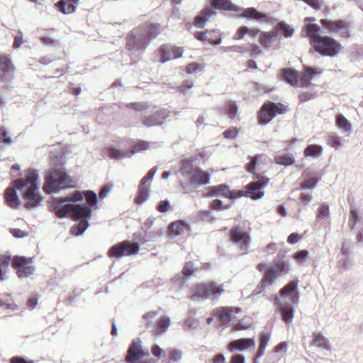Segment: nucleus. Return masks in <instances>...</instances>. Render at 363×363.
Masks as SVG:
<instances>
[{"label": "nucleus", "instance_id": "obj_28", "mask_svg": "<svg viewBox=\"0 0 363 363\" xmlns=\"http://www.w3.org/2000/svg\"><path fill=\"white\" fill-rule=\"evenodd\" d=\"M312 336L311 345L327 351L330 350V342L323 334L317 332L313 333Z\"/></svg>", "mask_w": 363, "mask_h": 363}, {"label": "nucleus", "instance_id": "obj_16", "mask_svg": "<svg viewBox=\"0 0 363 363\" xmlns=\"http://www.w3.org/2000/svg\"><path fill=\"white\" fill-rule=\"evenodd\" d=\"M239 307H219L214 311V315L223 324L228 325L237 318L236 315L241 312Z\"/></svg>", "mask_w": 363, "mask_h": 363}, {"label": "nucleus", "instance_id": "obj_31", "mask_svg": "<svg viewBox=\"0 0 363 363\" xmlns=\"http://www.w3.org/2000/svg\"><path fill=\"white\" fill-rule=\"evenodd\" d=\"M304 30L306 32V35L310 38L311 45L323 36L319 35V26L317 24H306L303 28V30Z\"/></svg>", "mask_w": 363, "mask_h": 363}, {"label": "nucleus", "instance_id": "obj_25", "mask_svg": "<svg viewBox=\"0 0 363 363\" xmlns=\"http://www.w3.org/2000/svg\"><path fill=\"white\" fill-rule=\"evenodd\" d=\"M214 15H216V11L212 8H205L201 14L196 18L195 26L199 28H203L206 22Z\"/></svg>", "mask_w": 363, "mask_h": 363}, {"label": "nucleus", "instance_id": "obj_38", "mask_svg": "<svg viewBox=\"0 0 363 363\" xmlns=\"http://www.w3.org/2000/svg\"><path fill=\"white\" fill-rule=\"evenodd\" d=\"M171 320L167 316H162L157 322L155 328V331L157 334L164 333L170 326Z\"/></svg>", "mask_w": 363, "mask_h": 363}, {"label": "nucleus", "instance_id": "obj_19", "mask_svg": "<svg viewBox=\"0 0 363 363\" xmlns=\"http://www.w3.org/2000/svg\"><path fill=\"white\" fill-rule=\"evenodd\" d=\"M289 271V264L281 259H277L274 261V264L268 269L264 276L269 275V283L272 284L282 273Z\"/></svg>", "mask_w": 363, "mask_h": 363}, {"label": "nucleus", "instance_id": "obj_7", "mask_svg": "<svg viewBox=\"0 0 363 363\" xmlns=\"http://www.w3.org/2000/svg\"><path fill=\"white\" fill-rule=\"evenodd\" d=\"M259 156H255L251 159L250 162L247 166L249 172L254 174L255 182L250 183L247 186L245 195L255 200L259 199L264 196L263 189L268 184L269 179L259 174H256L255 169L258 160Z\"/></svg>", "mask_w": 363, "mask_h": 363}, {"label": "nucleus", "instance_id": "obj_27", "mask_svg": "<svg viewBox=\"0 0 363 363\" xmlns=\"http://www.w3.org/2000/svg\"><path fill=\"white\" fill-rule=\"evenodd\" d=\"M255 345V340L251 338H242L234 340L229 343L230 350H243Z\"/></svg>", "mask_w": 363, "mask_h": 363}, {"label": "nucleus", "instance_id": "obj_35", "mask_svg": "<svg viewBox=\"0 0 363 363\" xmlns=\"http://www.w3.org/2000/svg\"><path fill=\"white\" fill-rule=\"evenodd\" d=\"M274 160L277 164L284 166H290L295 162L294 157L290 154H279L277 152L276 153Z\"/></svg>", "mask_w": 363, "mask_h": 363}, {"label": "nucleus", "instance_id": "obj_56", "mask_svg": "<svg viewBox=\"0 0 363 363\" xmlns=\"http://www.w3.org/2000/svg\"><path fill=\"white\" fill-rule=\"evenodd\" d=\"M23 32L21 30H18L14 37L13 45L14 48H19L21 46V45L23 43Z\"/></svg>", "mask_w": 363, "mask_h": 363}, {"label": "nucleus", "instance_id": "obj_21", "mask_svg": "<svg viewBox=\"0 0 363 363\" xmlns=\"http://www.w3.org/2000/svg\"><path fill=\"white\" fill-rule=\"evenodd\" d=\"M170 115V111L166 108H162L154 114L145 118L144 124L147 127L159 125L163 123L164 121Z\"/></svg>", "mask_w": 363, "mask_h": 363}, {"label": "nucleus", "instance_id": "obj_36", "mask_svg": "<svg viewBox=\"0 0 363 363\" xmlns=\"http://www.w3.org/2000/svg\"><path fill=\"white\" fill-rule=\"evenodd\" d=\"M323 152V148L318 145H309L304 150L305 157H311L313 158L319 157Z\"/></svg>", "mask_w": 363, "mask_h": 363}, {"label": "nucleus", "instance_id": "obj_40", "mask_svg": "<svg viewBox=\"0 0 363 363\" xmlns=\"http://www.w3.org/2000/svg\"><path fill=\"white\" fill-rule=\"evenodd\" d=\"M354 265V262L350 258V257H342L339 259L337 266L340 270L347 271L351 269Z\"/></svg>", "mask_w": 363, "mask_h": 363}, {"label": "nucleus", "instance_id": "obj_5", "mask_svg": "<svg viewBox=\"0 0 363 363\" xmlns=\"http://www.w3.org/2000/svg\"><path fill=\"white\" fill-rule=\"evenodd\" d=\"M212 7L219 10L240 13L243 18L256 20L260 22H267L269 17L266 13L259 12L253 7L243 9L233 4L230 0H213L211 3Z\"/></svg>", "mask_w": 363, "mask_h": 363}, {"label": "nucleus", "instance_id": "obj_8", "mask_svg": "<svg viewBox=\"0 0 363 363\" xmlns=\"http://www.w3.org/2000/svg\"><path fill=\"white\" fill-rule=\"evenodd\" d=\"M225 291L224 287L216 281H208L196 285L194 289L191 299L218 300Z\"/></svg>", "mask_w": 363, "mask_h": 363}, {"label": "nucleus", "instance_id": "obj_39", "mask_svg": "<svg viewBox=\"0 0 363 363\" xmlns=\"http://www.w3.org/2000/svg\"><path fill=\"white\" fill-rule=\"evenodd\" d=\"M238 109L237 104L235 101H229L226 103V105L223 108V113L230 118L233 119L237 116Z\"/></svg>", "mask_w": 363, "mask_h": 363}, {"label": "nucleus", "instance_id": "obj_9", "mask_svg": "<svg viewBox=\"0 0 363 363\" xmlns=\"http://www.w3.org/2000/svg\"><path fill=\"white\" fill-rule=\"evenodd\" d=\"M158 146L157 143L155 142H138L129 152L124 149H117L111 147L107 150V154L109 157L115 160H121L126 157H130L135 153L140 152L146 150L156 148Z\"/></svg>", "mask_w": 363, "mask_h": 363}, {"label": "nucleus", "instance_id": "obj_44", "mask_svg": "<svg viewBox=\"0 0 363 363\" xmlns=\"http://www.w3.org/2000/svg\"><path fill=\"white\" fill-rule=\"evenodd\" d=\"M10 257L0 255V280H4V269L7 267L10 263Z\"/></svg>", "mask_w": 363, "mask_h": 363}, {"label": "nucleus", "instance_id": "obj_58", "mask_svg": "<svg viewBox=\"0 0 363 363\" xmlns=\"http://www.w3.org/2000/svg\"><path fill=\"white\" fill-rule=\"evenodd\" d=\"M194 272V267L192 262H187L182 270V274L186 277L192 275Z\"/></svg>", "mask_w": 363, "mask_h": 363}, {"label": "nucleus", "instance_id": "obj_64", "mask_svg": "<svg viewBox=\"0 0 363 363\" xmlns=\"http://www.w3.org/2000/svg\"><path fill=\"white\" fill-rule=\"evenodd\" d=\"M1 135L4 138L3 143L6 145H10L13 143V139L8 135V133L6 130H3Z\"/></svg>", "mask_w": 363, "mask_h": 363}, {"label": "nucleus", "instance_id": "obj_60", "mask_svg": "<svg viewBox=\"0 0 363 363\" xmlns=\"http://www.w3.org/2000/svg\"><path fill=\"white\" fill-rule=\"evenodd\" d=\"M308 257V252L307 250L298 251L294 255V258L301 263L304 262Z\"/></svg>", "mask_w": 363, "mask_h": 363}, {"label": "nucleus", "instance_id": "obj_14", "mask_svg": "<svg viewBox=\"0 0 363 363\" xmlns=\"http://www.w3.org/2000/svg\"><path fill=\"white\" fill-rule=\"evenodd\" d=\"M285 111L283 105L268 102L264 104L259 114V122L261 125H267L278 113H282Z\"/></svg>", "mask_w": 363, "mask_h": 363}, {"label": "nucleus", "instance_id": "obj_11", "mask_svg": "<svg viewBox=\"0 0 363 363\" xmlns=\"http://www.w3.org/2000/svg\"><path fill=\"white\" fill-rule=\"evenodd\" d=\"M13 266L19 278H27L34 274L35 267L33 257L16 256L13 258Z\"/></svg>", "mask_w": 363, "mask_h": 363}, {"label": "nucleus", "instance_id": "obj_48", "mask_svg": "<svg viewBox=\"0 0 363 363\" xmlns=\"http://www.w3.org/2000/svg\"><path fill=\"white\" fill-rule=\"evenodd\" d=\"M157 172V168L154 167L152 168L147 174L141 179L140 183L141 184L144 185H150L152 179H153L155 173Z\"/></svg>", "mask_w": 363, "mask_h": 363}, {"label": "nucleus", "instance_id": "obj_63", "mask_svg": "<svg viewBox=\"0 0 363 363\" xmlns=\"http://www.w3.org/2000/svg\"><path fill=\"white\" fill-rule=\"evenodd\" d=\"M40 40L42 42V43L47 46H54L55 45V43L57 42L56 40L45 36L41 37Z\"/></svg>", "mask_w": 363, "mask_h": 363}, {"label": "nucleus", "instance_id": "obj_29", "mask_svg": "<svg viewBox=\"0 0 363 363\" xmlns=\"http://www.w3.org/2000/svg\"><path fill=\"white\" fill-rule=\"evenodd\" d=\"M274 30H276L277 34L278 35L279 39L281 36L285 38H290L294 35V29L286 23L282 21L278 23L274 27Z\"/></svg>", "mask_w": 363, "mask_h": 363}, {"label": "nucleus", "instance_id": "obj_24", "mask_svg": "<svg viewBox=\"0 0 363 363\" xmlns=\"http://www.w3.org/2000/svg\"><path fill=\"white\" fill-rule=\"evenodd\" d=\"M282 79L292 86H300L298 73L291 68H286L281 70Z\"/></svg>", "mask_w": 363, "mask_h": 363}, {"label": "nucleus", "instance_id": "obj_45", "mask_svg": "<svg viewBox=\"0 0 363 363\" xmlns=\"http://www.w3.org/2000/svg\"><path fill=\"white\" fill-rule=\"evenodd\" d=\"M330 145L335 148L338 149L343 146V143L342 141V138L338 136L337 134H333L329 140Z\"/></svg>", "mask_w": 363, "mask_h": 363}, {"label": "nucleus", "instance_id": "obj_50", "mask_svg": "<svg viewBox=\"0 0 363 363\" xmlns=\"http://www.w3.org/2000/svg\"><path fill=\"white\" fill-rule=\"evenodd\" d=\"M251 32L250 29L247 26H242L238 29L237 32L233 35V39L240 40L244 38L246 34H250Z\"/></svg>", "mask_w": 363, "mask_h": 363}, {"label": "nucleus", "instance_id": "obj_23", "mask_svg": "<svg viewBox=\"0 0 363 363\" xmlns=\"http://www.w3.org/2000/svg\"><path fill=\"white\" fill-rule=\"evenodd\" d=\"M79 0H60L55 4V6L62 13L70 14L75 12Z\"/></svg>", "mask_w": 363, "mask_h": 363}, {"label": "nucleus", "instance_id": "obj_12", "mask_svg": "<svg viewBox=\"0 0 363 363\" xmlns=\"http://www.w3.org/2000/svg\"><path fill=\"white\" fill-rule=\"evenodd\" d=\"M139 250L138 243L126 240L113 245L108 250V255L111 257L121 258L123 256L136 255Z\"/></svg>", "mask_w": 363, "mask_h": 363}, {"label": "nucleus", "instance_id": "obj_13", "mask_svg": "<svg viewBox=\"0 0 363 363\" xmlns=\"http://www.w3.org/2000/svg\"><path fill=\"white\" fill-rule=\"evenodd\" d=\"M230 235L231 241L239 247L240 253L246 255L251 242L249 233L241 227H235L230 230Z\"/></svg>", "mask_w": 363, "mask_h": 363}, {"label": "nucleus", "instance_id": "obj_49", "mask_svg": "<svg viewBox=\"0 0 363 363\" xmlns=\"http://www.w3.org/2000/svg\"><path fill=\"white\" fill-rule=\"evenodd\" d=\"M203 69V66L200 64H198L196 62H192L189 64L186 67V72L187 74H191L194 73H196L198 72L201 71Z\"/></svg>", "mask_w": 363, "mask_h": 363}, {"label": "nucleus", "instance_id": "obj_47", "mask_svg": "<svg viewBox=\"0 0 363 363\" xmlns=\"http://www.w3.org/2000/svg\"><path fill=\"white\" fill-rule=\"evenodd\" d=\"M359 219H360V216L358 214L357 210L356 208L351 209L350 220H349V225L352 229L359 222Z\"/></svg>", "mask_w": 363, "mask_h": 363}, {"label": "nucleus", "instance_id": "obj_33", "mask_svg": "<svg viewBox=\"0 0 363 363\" xmlns=\"http://www.w3.org/2000/svg\"><path fill=\"white\" fill-rule=\"evenodd\" d=\"M188 228L189 226L185 222L182 220H179L172 223L169 226V235L172 236H178L182 234L185 230H188Z\"/></svg>", "mask_w": 363, "mask_h": 363}, {"label": "nucleus", "instance_id": "obj_62", "mask_svg": "<svg viewBox=\"0 0 363 363\" xmlns=\"http://www.w3.org/2000/svg\"><path fill=\"white\" fill-rule=\"evenodd\" d=\"M170 208L169 202L168 201H161L157 205V210L161 213H165L169 211Z\"/></svg>", "mask_w": 363, "mask_h": 363}, {"label": "nucleus", "instance_id": "obj_43", "mask_svg": "<svg viewBox=\"0 0 363 363\" xmlns=\"http://www.w3.org/2000/svg\"><path fill=\"white\" fill-rule=\"evenodd\" d=\"M330 214L329 206L325 203H322L318 210L317 217L318 219H326Z\"/></svg>", "mask_w": 363, "mask_h": 363}, {"label": "nucleus", "instance_id": "obj_15", "mask_svg": "<svg viewBox=\"0 0 363 363\" xmlns=\"http://www.w3.org/2000/svg\"><path fill=\"white\" fill-rule=\"evenodd\" d=\"M148 356L142 345V341L140 339L134 340L130 345L127 355L126 362L128 363H136L138 360Z\"/></svg>", "mask_w": 363, "mask_h": 363}, {"label": "nucleus", "instance_id": "obj_34", "mask_svg": "<svg viewBox=\"0 0 363 363\" xmlns=\"http://www.w3.org/2000/svg\"><path fill=\"white\" fill-rule=\"evenodd\" d=\"M279 39V38L277 34L276 30H274V28H273L269 32L262 33L260 43L263 46L266 48H270L272 45L273 43Z\"/></svg>", "mask_w": 363, "mask_h": 363}, {"label": "nucleus", "instance_id": "obj_10", "mask_svg": "<svg viewBox=\"0 0 363 363\" xmlns=\"http://www.w3.org/2000/svg\"><path fill=\"white\" fill-rule=\"evenodd\" d=\"M311 45L315 51L328 57L336 56L342 49V45L329 36H322Z\"/></svg>", "mask_w": 363, "mask_h": 363}, {"label": "nucleus", "instance_id": "obj_42", "mask_svg": "<svg viewBox=\"0 0 363 363\" xmlns=\"http://www.w3.org/2000/svg\"><path fill=\"white\" fill-rule=\"evenodd\" d=\"M169 363H174L179 362L182 359L183 357V352L177 349H172L169 352Z\"/></svg>", "mask_w": 363, "mask_h": 363}, {"label": "nucleus", "instance_id": "obj_32", "mask_svg": "<svg viewBox=\"0 0 363 363\" xmlns=\"http://www.w3.org/2000/svg\"><path fill=\"white\" fill-rule=\"evenodd\" d=\"M150 196V185H143L140 184L138 195L135 199V202L137 204H143L145 203Z\"/></svg>", "mask_w": 363, "mask_h": 363}, {"label": "nucleus", "instance_id": "obj_26", "mask_svg": "<svg viewBox=\"0 0 363 363\" xmlns=\"http://www.w3.org/2000/svg\"><path fill=\"white\" fill-rule=\"evenodd\" d=\"M191 182L194 185L207 184L210 182V174L200 169L194 171L191 178Z\"/></svg>", "mask_w": 363, "mask_h": 363}, {"label": "nucleus", "instance_id": "obj_55", "mask_svg": "<svg viewBox=\"0 0 363 363\" xmlns=\"http://www.w3.org/2000/svg\"><path fill=\"white\" fill-rule=\"evenodd\" d=\"M248 50V48L246 45H234L230 46L225 48V51L228 52H245Z\"/></svg>", "mask_w": 363, "mask_h": 363}, {"label": "nucleus", "instance_id": "obj_20", "mask_svg": "<svg viewBox=\"0 0 363 363\" xmlns=\"http://www.w3.org/2000/svg\"><path fill=\"white\" fill-rule=\"evenodd\" d=\"M160 50V62L162 63H165L172 59L179 58L182 57L184 52L183 48L173 45H163L161 47Z\"/></svg>", "mask_w": 363, "mask_h": 363}, {"label": "nucleus", "instance_id": "obj_59", "mask_svg": "<svg viewBox=\"0 0 363 363\" xmlns=\"http://www.w3.org/2000/svg\"><path fill=\"white\" fill-rule=\"evenodd\" d=\"M238 133H239L238 129L234 128H231V129H228V130H225L223 133V136L226 139H234L238 136Z\"/></svg>", "mask_w": 363, "mask_h": 363}, {"label": "nucleus", "instance_id": "obj_1", "mask_svg": "<svg viewBox=\"0 0 363 363\" xmlns=\"http://www.w3.org/2000/svg\"><path fill=\"white\" fill-rule=\"evenodd\" d=\"M59 205L54 206V212L59 218L71 215L76 219L72 227V235L79 236L89 227V220L91 217L92 207L98 201L96 194L93 191H75L72 196L60 198Z\"/></svg>", "mask_w": 363, "mask_h": 363}, {"label": "nucleus", "instance_id": "obj_53", "mask_svg": "<svg viewBox=\"0 0 363 363\" xmlns=\"http://www.w3.org/2000/svg\"><path fill=\"white\" fill-rule=\"evenodd\" d=\"M0 307H5L7 310L13 311L18 309V306L13 302L9 303L7 300L4 299L0 295Z\"/></svg>", "mask_w": 363, "mask_h": 363}, {"label": "nucleus", "instance_id": "obj_22", "mask_svg": "<svg viewBox=\"0 0 363 363\" xmlns=\"http://www.w3.org/2000/svg\"><path fill=\"white\" fill-rule=\"evenodd\" d=\"M14 67L8 55L0 54V82H5L8 76L13 72Z\"/></svg>", "mask_w": 363, "mask_h": 363}, {"label": "nucleus", "instance_id": "obj_4", "mask_svg": "<svg viewBox=\"0 0 363 363\" xmlns=\"http://www.w3.org/2000/svg\"><path fill=\"white\" fill-rule=\"evenodd\" d=\"M75 181L66 172L62 162L55 163L45 175L43 189L47 194L57 193L62 189L75 186Z\"/></svg>", "mask_w": 363, "mask_h": 363}, {"label": "nucleus", "instance_id": "obj_30", "mask_svg": "<svg viewBox=\"0 0 363 363\" xmlns=\"http://www.w3.org/2000/svg\"><path fill=\"white\" fill-rule=\"evenodd\" d=\"M320 72V71L318 72L315 68L307 67L299 79V86H307L311 84V81L314 78L315 74Z\"/></svg>", "mask_w": 363, "mask_h": 363}, {"label": "nucleus", "instance_id": "obj_3", "mask_svg": "<svg viewBox=\"0 0 363 363\" xmlns=\"http://www.w3.org/2000/svg\"><path fill=\"white\" fill-rule=\"evenodd\" d=\"M298 285V280L290 281L281 289L279 296L275 298L277 309L280 312L282 320L286 325L292 323L295 315V311L289 303V301H291L292 303L295 305H297L299 302L300 296L297 291Z\"/></svg>", "mask_w": 363, "mask_h": 363}, {"label": "nucleus", "instance_id": "obj_2", "mask_svg": "<svg viewBox=\"0 0 363 363\" xmlns=\"http://www.w3.org/2000/svg\"><path fill=\"white\" fill-rule=\"evenodd\" d=\"M39 174L34 169H29L25 179H16L13 182V187H9L6 189L5 200L6 204L12 208H18L21 201L19 199L16 190H24L23 199L26 200L25 204L27 208L38 207L43 201L40 194V184L38 182Z\"/></svg>", "mask_w": 363, "mask_h": 363}, {"label": "nucleus", "instance_id": "obj_52", "mask_svg": "<svg viewBox=\"0 0 363 363\" xmlns=\"http://www.w3.org/2000/svg\"><path fill=\"white\" fill-rule=\"evenodd\" d=\"M230 206L231 205L223 206V202L220 200L218 199L212 201L210 204L211 208L216 211L228 209L229 208H230Z\"/></svg>", "mask_w": 363, "mask_h": 363}, {"label": "nucleus", "instance_id": "obj_37", "mask_svg": "<svg viewBox=\"0 0 363 363\" xmlns=\"http://www.w3.org/2000/svg\"><path fill=\"white\" fill-rule=\"evenodd\" d=\"M336 125L342 130L350 134L352 132V127L348 120L342 115L339 114L336 117Z\"/></svg>", "mask_w": 363, "mask_h": 363}, {"label": "nucleus", "instance_id": "obj_17", "mask_svg": "<svg viewBox=\"0 0 363 363\" xmlns=\"http://www.w3.org/2000/svg\"><path fill=\"white\" fill-rule=\"evenodd\" d=\"M320 23L330 30L339 33L343 37L347 38L350 36V23L346 21L342 20L332 21L322 19Z\"/></svg>", "mask_w": 363, "mask_h": 363}, {"label": "nucleus", "instance_id": "obj_54", "mask_svg": "<svg viewBox=\"0 0 363 363\" xmlns=\"http://www.w3.org/2000/svg\"><path fill=\"white\" fill-rule=\"evenodd\" d=\"M157 314V311H149L143 315V318L146 322L147 326H149L154 322V320L155 319Z\"/></svg>", "mask_w": 363, "mask_h": 363}, {"label": "nucleus", "instance_id": "obj_57", "mask_svg": "<svg viewBox=\"0 0 363 363\" xmlns=\"http://www.w3.org/2000/svg\"><path fill=\"white\" fill-rule=\"evenodd\" d=\"M113 189V184H107L105 186H103V188L101 189V191L99 193V197L100 199H104L107 194L111 192V191Z\"/></svg>", "mask_w": 363, "mask_h": 363}, {"label": "nucleus", "instance_id": "obj_51", "mask_svg": "<svg viewBox=\"0 0 363 363\" xmlns=\"http://www.w3.org/2000/svg\"><path fill=\"white\" fill-rule=\"evenodd\" d=\"M182 169L186 174L191 177L194 174V171H196L197 168H194L191 162L184 160L182 162Z\"/></svg>", "mask_w": 363, "mask_h": 363}, {"label": "nucleus", "instance_id": "obj_61", "mask_svg": "<svg viewBox=\"0 0 363 363\" xmlns=\"http://www.w3.org/2000/svg\"><path fill=\"white\" fill-rule=\"evenodd\" d=\"M193 86L194 82L192 81L186 80L185 82H184L182 84H181L179 86L178 90L183 94H185L186 90L190 89L191 88L193 87Z\"/></svg>", "mask_w": 363, "mask_h": 363}, {"label": "nucleus", "instance_id": "obj_18", "mask_svg": "<svg viewBox=\"0 0 363 363\" xmlns=\"http://www.w3.org/2000/svg\"><path fill=\"white\" fill-rule=\"evenodd\" d=\"M208 193L210 196H224L230 199L240 198L244 195L242 191L237 193L230 191L229 186L225 184L209 187Z\"/></svg>", "mask_w": 363, "mask_h": 363}, {"label": "nucleus", "instance_id": "obj_6", "mask_svg": "<svg viewBox=\"0 0 363 363\" xmlns=\"http://www.w3.org/2000/svg\"><path fill=\"white\" fill-rule=\"evenodd\" d=\"M160 32L159 24L150 25L145 29L136 28L132 31L128 41L130 50H143L149 41L155 38Z\"/></svg>", "mask_w": 363, "mask_h": 363}, {"label": "nucleus", "instance_id": "obj_46", "mask_svg": "<svg viewBox=\"0 0 363 363\" xmlns=\"http://www.w3.org/2000/svg\"><path fill=\"white\" fill-rule=\"evenodd\" d=\"M318 182V179L315 177H312L311 179L305 180L301 186V190H305L306 189H313L315 188Z\"/></svg>", "mask_w": 363, "mask_h": 363}, {"label": "nucleus", "instance_id": "obj_41", "mask_svg": "<svg viewBox=\"0 0 363 363\" xmlns=\"http://www.w3.org/2000/svg\"><path fill=\"white\" fill-rule=\"evenodd\" d=\"M269 275L264 276L263 277L260 284L257 286V289H255L253 291V292L252 293L250 296H257V295L259 294L260 293H262L264 290V289L267 286L272 285V284L269 283L270 281H269V279L270 278H269Z\"/></svg>", "mask_w": 363, "mask_h": 363}]
</instances>
